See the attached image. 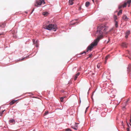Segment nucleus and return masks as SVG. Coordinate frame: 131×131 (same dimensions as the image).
I'll return each mask as SVG.
<instances>
[{"mask_svg":"<svg viewBox=\"0 0 131 131\" xmlns=\"http://www.w3.org/2000/svg\"><path fill=\"white\" fill-rule=\"evenodd\" d=\"M28 56H27V57H25L24 58H22L21 59V60H24V59H25L27 58H28Z\"/></svg>","mask_w":131,"mask_h":131,"instance_id":"24","label":"nucleus"},{"mask_svg":"<svg viewBox=\"0 0 131 131\" xmlns=\"http://www.w3.org/2000/svg\"><path fill=\"white\" fill-rule=\"evenodd\" d=\"M74 24H75V23H74L73 25H74Z\"/></svg>","mask_w":131,"mask_h":131,"instance_id":"43","label":"nucleus"},{"mask_svg":"<svg viewBox=\"0 0 131 131\" xmlns=\"http://www.w3.org/2000/svg\"><path fill=\"white\" fill-rule=\"evenodd\" d=\"M128 100H127V101H126V103L127 102H128Z\"/></svg>","mask_w":131,"mask_h":131,"instance_id":"33","label":"nucleus"},{"mask_svg":"<svg viewBox=\"0 0 131 131\" xmlns=\"http://www.w3.org/2000/svg\"><path fill=\"white\" fill-rule=\"evenodd\" d=\"M92 54H91L89 55V57H92Z\"/></svg>","mask_w":131,"mask_h":131,"instance_id":"29","label":"nucleus"},{"mask_svg":"<svg viewBox=\"0 0 131 131\" xmlns=\"http://www.w3.org/2000/svg\"><path fill=\"white\" fill-rule=\"evenodd\" d=\"M122 10H121L119 11V12L118 13L117 15H118L119 16L120 15H121L122 13Z\"/></svg>","mask_w":131,"mask_h":131,"instance_id":"16","label":"nucleus"},{"mask_svg":"<svg viewBox=\"0 0 131 131\" xmlns=\"http://www.w3.org/2000/svg\"><path fill=\"white\" fill-rule=\"evenodd\" d=\"M105 63H106V61H105Z\"/></svg>","mask_w":131,"mask_h":131,"instance_id":"41","label":"nucleus"},{"mask_svg":"<svg viewBox=\"0 0 131 131\" xmlns=\"http://www.w3.org/2000/svg\"><path fill=\"white\" fill-rule=\"evenodd\" d=\"M36 46L37 47H38V46L37 45H36Z\"/></svg>","mask_w":131,"mask_h":131,"instance_id":"35","label":"nucleus"},{"mask_svg":"<svg viewBox=\"0 0 131 131\" xmlns=\"http://www.w3.org/2000/svg\"><path fill=\"white\" fill-rule=\"evenodd\" d=\"M131 70V64H129L128 67L127 68V71H130Z\"/></svg>","mask_w":131,"mask_h":131,"instance_id":"11","label":"nucleus"},{"mask_svg":"<svg viewBox=\"0 0 131 131\" xmlns=\"http://www.w3.org/2000/svg\"><path fill=\"white\" fill-rule=\"evenodd\" d=\"M32 12H33V11H32V12H31V13H32Z\"/></svg>","mask_w":131,"mask_h":131,"instance_id":"45","label":"nucleus"},{"mask_svg":"<svg viewBox=\"0 0 131 131\" xmlns=\"http://www.w3.org/2000/svg\"><path fill=\"white\" fill-rule=\"evenodd\" d=\"M108 41H108V42H107V43H108Z\"/></svg>","mask_w":131,"mask_h":131,"instance_id":"39","label":"nucleus"},{"mask_svg":"<svg viewBox=\"0 0 131 131\" xmlns=\"http://www.w3.org/2000/svg\"><path fill=\"white\" fill-rule=\"evenodd\" d=\"M56 24H51L48 25L44 26L43 27L44 28L49 30H53L55 31L57 29V27Z\"/></svg>","mask_w":131,"mask_h":131,"instance_id":"2","label":"nucleus"},{"mask_svg":"<svg viewBox=\"0 0 131 131\" xmlns=\"http://www.w3.org/2000/svg\"><path fill=\"white\" fill-rule=\"evenodd\" d=\"M130 123H131V119H130Z\"/></svg>","mask_w":131,"mask_h":131,"instance_id":"36","label":"nucleus"},{"mask_svg":"<svg viewBox=\"0 0 131 131\" xmlns=\"http://www.w3.org/2000/svg\"><path fill=\"white\" fill-rule=\"evenodd\" d=\"M126 3L128 5V6L129 7L131 3V0H127V2Z\"/></svg>","mask_w":131,"mask_h":131,"instance_id":"7","label":"nucleus"},{"mask_svg":"<svg viewBox=\"0 0 131 131\" xmlns=\"http://www.w3.org/2000/svg\"><path fill=\"white\" fill-rule=\"evenodd\" d=\"M128 53H129V52L128 51Z\"/></svg>","mask_w":131,"mask_h":131,"instance_id":"40","label":"nucleus"},{"mask_svg":"<svg viewBox=\"0 0 131 131\" xmlns=\"http://www.w3.org/2000/svg\"><path fill=\"white\" fill-rule=\"evenodd\" d=\"M93 2L94 1V0H92Z\"/></svg>","mask_w":131,"mask_h":131,"instance_id":"38","label":"nucleus"},{"mask_svg":"<svg viewBox=\"0 0 131 131\" xmlns=\"http://www.w3.org/2000/svg\"><path fill=\"white\" fill-rule=\"evenodd\" d=\"M122 5H123V8H124L126 7L127 4L125 2L124 4H123Z\"/></svg>","mask_w":131,"mask_h":131,"instance_id":"17","label":"nucleus"},{"mask_svg":"<svg viewBox=\"0 0 131 131\" xmlns=\"http://www.w3.org/2000/svg\"><path fill=\"white\" fill-rule=\"evenodd\" d=\"M114 21H115V20H116L117 19V16L116 15H114Z\"/></svg>","mask_w":131,"mask_h":131,"instance_id":"19","label":"nucleus"},{"mask_svg":"<svg viewBox=\"0 0 131 131\" xmlns=\"http://www.w3.org/2000/svg\"><path fill=\"white\" fill-rule=\"evenodd\" d=\"M110 56L108 55L105 58L106 60L110 57Z\"/></svg>","mask_w":131,"mask_h":131,"instance_id":"23","label":"nucleus"},{"mask_svg":"<svg viewBox=\"0 0 131 131\" xmlns=\"http://www.w3.org/2000/svg\"><path fill=\"white\" fill-rule=\"evenodd\" d=\"M79 73H78L76 74L74 79V80H76V79L78 77L79 75Z\"/></svg>","mask_w":131,"mask_h":131,"instance_id":"12","label":"nucleus"},{"mask_svg":"<svg viewBox=\"0 0 131 131\" xmlns=\"http://www.w3.org/2000/svg\"><path fill=\"white\" fill-rule=\"evenodd\" d=\"M17 101V100H13L11 101L9 103V104L10 105H11L13 104H14L15 103H16Z\"/></svg>","mask_w":131,"mask_h":131,"instance_id":"6","label":"nucleus"},{"mask_svg":"<svg viewBox=\"0 0 131 131\" xmlns=\"http://www.w3.org/2000/svg\"><path fill=\"white\" fill-rule=\"evenodd\" d=\"M90 4V3L89 2H87L86 3L85 5L86 7H87L89 6Z\"/></svg>","mask_w":131,"mask_h":131,"instance_id":"13","label":"nucleus"},{"mask_svg":"<svg viewBox=\"0 0 131 131\" xmlns=\"http://www.w3.org/2000/svg\"><path fill=\"white\" fill-rule=\"evenodd\" d=\"M5 26V24L4 23H1L0 24V27L3 28Z\"/></svg>","mask_w":131,"mask_h":131,"instance_id":"8","label":"nucleus"},{"mask_svg":"<svg viewBox=\"0 0 131 131\" xmlns=\"http://www.w3.org/2000/svg\"><path fill=\"white\" fill-rule=\"evenodd\" d=\"M114 22H115V26H116V27L117 28L118 27V22L116 20H115V21Z\"/></svg>","mask_w":131,"mask_h":131,"instance_id":"14","label":"nucleus"},{"mask_svg":"<svg viewBox=\"0 0 131 131\" xmlns=\"http://www.w3.org/2000/svg\"><path fill=\"white\" fill-rule=\"evenodd\" d=\"M37 41H36V43H37Z\"/></svg>","mask_w":131,"mask_h":131,"instance_id":"37","label":"nucleus"},{"mask_svg":"<svg viewBox=\"0 0 131 131\" xmlns=\"http://www.w3.org/2000/svg\"><path fill=\"white\" fill-rule=\"evenodd\" d=\"M48 111H46V112L45 113H44L43 115L44 116H45L47 114H48Z\"/></svg>","mask_w":131,"mask_h":131,"instance_id":"21","label":"nucleus"},{"mask_svg":"<svg viewBox=\"0 0 131 131\" xmlns=\"http://www.w3.org/2000/svg\"><path fill=\"white\" fill-rule=\"evenodd\" d=\"M127 131H129V129L128 128H127Z\"/></svg>","mask_w":131,"mask_h":131,"instance_id":"31","label":"nucleus"},{"mask_svg":"<svg viewBox=\"0 0 131 131\" xmlns=\"http://www.w3.org/2000/svg\"><path fill=\"white\" fill-rule=\"evenodd\" d=\"M48 14V12H43L42 13L43 15H44L45 16H47Z\"/></svg>","mask_w":131,"mask_h":131,"instance_id":"15","label":"nucleus"},{"mask_svg":"<svg viewBox=\"0 0 131 131\" xmlns=\"http://www.w3.org/2000/svg\"><path fill=\"white\" fill-rule=\"evenodd\" d=\"M122 125H123V121H122Z\"/></svg>","mask_w":131,"mask_h":131,"instance_id":"34","label":"nucleus"},{"mask_svg":"<svg viewBox=\"0 0 131 131\" xmlns=\"http://www.w3.org/2000/svg\"><path fill=\"white\" fill-rule=\"evenodd\" d=\"M32 41H33V42L34 43H35V40L34 39H33L32 40Z\"/></svg>","mask_w":131,"mask_h":131,"instance_id":"28","label":"nucleus"},{"mask_svg":"<svg viewBox=\"0 0 131 131\" xmlns=\"http://www.w3.org/2000/svg\"><path fill=\"white\" fill-rule=\"evenodd\" d=\"M66 131H72V130L69 128H68L66 129Z\"/></svg>","mask_w":131,"mask_h":131,"instance_id":"25","label":"nucleus"},{"mask_svg":"<svg viewBox=\"0 0 131 131\" xmlns=\"http://www.w3.org/2000/svg\"><path fill=\"white\" fill-rule=\"evenodd\" d=\"M4 111V110L0 112V116H1L2 115Z\"/></svg>","mask_w":131,"mask_h":131,"instance_id":"26","label":"nucleus"},{"mask_svg":"<svg viewBox=\"0 0 131 131\" xmlns=\"http://www.w3.org/2000/svg\"><path fill=\"white\" fill-rule=\"evenodd\" d=\"M121 46L124 47L126 48L127 47V44L125 43H122L121 45Z\"/></svg>","mask_w":131,"mask_h":131,"instance_id":"9","label":"nucleus"},{"mask_svg":"<svg viewBox=\"0 0 131 131\" xmlns=\"http://www.w3.org/2000/svg\"><path fill=\"white\" fill-rule=\"evenodd\" d=\"M65 97H61L60 98V100L61 102H63V99Z\"/></svg>","mask_w":131,"mask_h":131,"instance_id":"18","label":"nucleus"},{"mask_svg":"<svg viewBox=\"0 0 131 131\" xmlns=\"http://www.w3.org/2000/svg\"><path fill=\"white\" fill-rule=\"evenodd\" d=\"M42 4H45V2L43 0H37L35 5L36 7H38L39 6L41 5Z\"/></svg>","mask_w":131,"mask_h":131,"instance_id":"3","label":"nucleus"},{"mask_svg":"<svg viewBox=\"0 0 131 131\" xmlns=\"http://www.w3.org/2000/svg\"><path fill=\"white\" fill-rule=\"evenodd\" d=\"M74 129H76V128H74Z\"/></svg>","mask_w":131,"mask_h":131,"instance_id":"42","label":"nucleus"},{"mask_svg":"<svg viewBox=\"0 0 131 131\" xmlns=\"http://www.w3.org/2000/svg\"><path fill=\"white\" fill-rule=\"evenodd\" d=\"M4 34L3 33H0V35H3Z\"/></svg>","mask_w":131,"mask_h":131,"instance_id":"30","label":"nucleus"},{"mask_svg":"<svg viewBox=\"0 0 131 131\" xmlns=\"http://www.w3.org/2000/svg\"><path fill=\"white\" fill-rule=\"evenodd\" d=\"M108 27L106 25H102L98 27L97 30L95 34V36L97 37V38L94 40L91 43L87 48L86 51H84L81 52L80 54L85 53L89 51H91L92 49L95 46H96L99 42L100 39L103 38V35L104 34L107 33L110 30H108Z\"/></svg>","mask_w":131,"mask_h":131,"instance_id":"1","label":"nucleus"},{"mask_svg":"<svg viewBox=\"0 0 131 131\" xmlns=\"http://www.w3.org/2000/svg\"><path fill=\"white\" fill-rule=\"evenodd\" d=\"M130 32L129 30H127L126 33V35L125 37L126 38H127L128 37V35L130 34Z\"/></svg>","mask_w":131,"mask_h":131,"instance_id":"4","label":"nucleus"},{"mask_svg":"<svg viewBox=\"0 0 131 131\" xmlns=\"http://www.w3.org/2000/svg\"><path fill=\"white\" fill-rule=\"evenodd\" d=\"M14 121H15V120L14 119H11V120H10V123H13Z\"/></svg>","mask_w":131,"mask_h":131,"instance_id":"27","label":"nucleus"},{"mask_svg":"<svg viewBox=\"0 0 131 131\" xmlns=\"http://www.w3.org/2000/svg\"><path fill=\"white\" fill-rule=\"evenodd\" d=\"M122 8H123L122 4H121L119 5L118 6L119 9H120Z\"/></svg>","mask_w":131,"mask_h":131,"instance_id":"20","label":"nucleus"},{"mask_svg":"<svg viewBox=\"0 0 131 131\" xmlns=\"http://www.w3.org/2000/svg\"><path fill=\"white\" fill-rule=\"evenodd\" d=\"M122 18L125 21H127L128 19V18L125 15H123Z\"/></svg>","mask_w":131,"mask_h":131,"instance_id":"5","label":"nucleus"},{"mask_svg":"<svg viewBox=\"0 0 131 131\" xmlns=\"http://www.w3.org/2000/svg\"><path fill=\"white\" fill-rule=\"evenodd\" d=\"M74 0H69V4L71 5H72L73 3V1Z\"/></svg>","mask_w":131,"mask_h":131,"instance_id":"10","label":"nucleus"},{"mask_svg":"<svg viewBox=\"0 0 131 131\" xmlns=\"http://www.w3.org/2000/svg\"><path fill=\"white\" fill-rule=\"evenodd\" d=\"M101 65V64L100 63L98 64L97 65V67L98 68H99L100 67V66Z\"/></svg>","mask_w":131,"mask_h":131,"instance_id":"22","label":"nucleus"},{"mask_svg":"<svg viewBox=\"0 0 131 131\" xmlns=\"http://www.w3.org/2000/svg\"><path fill=\"white\" fill-rule=\"evenodd\" d=\"M89 108V107H87L86 108V111H85V112H86V111L88 109V108Z\"/></svg>","mask_w":131,"mask_h":131,"instance_id":"32","label":"nucleus"},{"mask_svg":"<svg viewBox=\"0 0 131 131\" xmlns=\"http://www.w3.org/2000/svg\"><path fill=\"white\" fill-rule=\"evenodd\" d=\"M103 114V113H102L101 114V115H102V114Z\"/></svg>","mask_w":131,"mask_h":131,"instance_id":"44","label":"nucleus"}]
</instances>
